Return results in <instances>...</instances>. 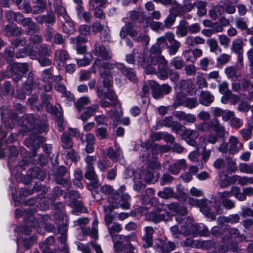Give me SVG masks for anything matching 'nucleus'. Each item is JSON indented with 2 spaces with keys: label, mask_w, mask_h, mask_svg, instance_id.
<instances>
[{
  "label": "nucleus",
  "mask_w": 253,
  "mask_h": 253,
  "mask_svg": "<svg viewBox=\"0 0 253 253\" xmlns=\"http://www.w3.org/2000/svg\"><path fill=\"white\" fill-rule=\"evenodd\" d=\"M77 16L80 20H84L85 22H89L91 18V14L88 11H84L81 5H78L76 7Z\"/></svg>",
  "instance_id": "393cba45"
},
{
  "label": "nucleus",
  "mask_w": 253,
  "mask_h": 253,
  "mask_svg": "<svg viewBox=\"0 0 253 253\" xmlns=\"http://www.w3.org/2000/svg\"><path fill=\"white\" fill-rule=\"evenodd\" d=\"M239 220V215L238 214H234L228 216H219L217 218V221L219 223L221 222L235 223L238 222Z\"/></svg>",
  "instance_id": "473e14b6"
},
{
  "label": "nucleus",
  "mask_w": 253,
  "mask_h": 253,
  "mask_svg": "<svg viewBox=\"0 0 253 253\" xmlns=\"http://www.w3.org/2000/svg\"><path fill=\"white\" fill-rule=\"evenodd\" d=\"M241 172L247 174H253V163H241L239 166Z\"/></svg>",
  "instance_id": "ea45409f"
},
{
  "label": "nucleus",
  "mask_w": 253,
  "mask_h": 253,
  "mask_svg": "<svg viewBox=\"0 0 253 253\" xmlns=\"http://www.w3.org/2000/svg\"><path fill=\"white\" fill-rule=\"evenodd\" d=\"M61 146L65 149H71L73 143L67 132L63 133L61 136Z\"/></svg>",
  "instance_id": "c756f323"
},
{
  "label": "nucleus",
  "mask_w": 253,
  "mask_h": 253,
  "mask_svg": "<svg viewBox=\"0 0 253 253\" xmlns=\"http://www.w3.org/2000/svg\"><path fill=\"white\" fill-rule=\"evenodd\" d=\"M221 227L223 228V230L227 231L229 234V238H234L237 239L240 241H243L246 239L245 236L243 234H240L239 230L236 228H229L227 225L221 226Z\"/></svg>",
  "instance_id": "6ab92c4d"
},
{
  "label": "nucleus",
  "mask_w": 253,
  "mask_h": 253,
  "mask_svg": "<svg viewBox=\"0 0 253 253\" xmlns=\"http://www.w3.org/2000/svg\"><path fill=\"white\" fill-rule=\"evenodd\" d=\"M175 19V15L171 13L169 14L164 21V28L166 27L167 29L170 28L174 24Z\"/></svg>",
  "instance_id": "680f3d73"
},
{
  "label": "nucleus",
  "mask_w": 253,
  "mask_h": 253,
  "mask_svg": "<svg viewBox=\"0 0 253 253\" xmlns=\"http://www.w3.org/2000/svg\"><path fill=\"white\" fill-rule=\"evenodd\" d=\"M29 67V64L26 63H13L8 67L10 72L9 75L11 76L14 82H18L21 79L23 75L28 72Z\"/></svg>",
  "instance_id": "20e7f679"
},
{
  "label": "nucleus",
  "mask_w": 253,
  "mask_h": 253,
  "mask_svg": "<svg viewBox=\"0 0 253 253\" xmlns=\"http://www.w3.org/2000/svg\"><path fill=\"white\" fill-rule=\"evenodd\" d=\"M42 138L32 134L29 138L25 139V145L33 150L32 152L33 157L36 156V152L35 150L39 147V144L42 143Z\"/></svg>",
  "instance_id": "f8f14e48"
},
{
  "label": "nucleus",
  "mask_w": 253,
  "mask_h": 253,
  "mask_svg": "<svg viewBox=\"0 0 253 253\" xmlns=\"http://www.w3.org/2000/svg\"><path fill=\"white\" fill-rule=\"evenodd\" d=\"M166 215L164 213L160 212H151L148 215L147 218L155 223H158L165 219Z\"/></svg>",
  "instance_id": "72a5a7b5"
},
{
  "label": "nucleus",
  "mask_w": 253,
  "mask_h": 253,
  "mask_svg": "<svg viewBox=\"0 0 253 253\" xmlns=\"http://www.w3.org/2000/svg\"><path fill=\"white\" fill-rule=\"evenodd\" d=\"M168 207L169 210L180 215H186L188 213V210L185 207L180 206L177 203L170 204Z\"/></svg>",
  "instance_id": "7c9ffc66"
},
{
  "label": "nucleus",
  "mask_w": 253,
  "mask_h": 253,
  "mask_svg": "<svg viewBox=\"0 0 253 253\" xmlns=\"http://www.w3.org/2000/svg\"><path fill=\"white\" fill-rule=\"evenodd\" d=\"M170 65L176 69H181L184 66V61L181 58L176 56L170 61Z\"/></svg>",
  "instance_id": "09e8293b"
},
{
  "label": "nucleus",
  "mask_w": 253,
  "mask_h": 253,
  "mask_svg": "<svg viewBox=\"0 0 253 253\" xmlns=\"http://www.w3.org/2000/svg\"><path fill=\"white\" fill-rule=\"evenodd\" d=\"M96 67H99V81L107 88H109L112 85L113 76L111 70L114 69L115 67H116L118 70L125 74L127 79L130 81L135 83L137 80L132 69L131 68L127 69L123 64L117 62L116 64H113L104 62L101 64L100 59L96 58L94 61L92 68Z\"/></svg>",
  "instance_id": "f257e3e1"
},
{
  "label": "nucleus",
  "mask_w": 253,
  "mask_h": 253,
  "mask_svg": "<svg viewBox=\"0 0 253 253\" xmlns=\"http://www.w3.org/2000/svg\"><path fill=\"white\" fill-rule=\"evenodd\" d=\"M185 247H191L192 248H200L202 246L201 242L198 240H194L192 239L187 238L184 242Z\"/></svg>",
  "instance_id": "5fc2aeb1"
},
{
  "label": "nucleus",
  "mask_w": 253,
  "mask_h": 253,
  "mask_svg": "<svg viewBox=\"0 0 253 253\" xmlns=\"http://www.w3.org/2000/svg\"><path fill=\"white\" fill-rule=\"evenodd\" d=\"M3 32L7 37L18 36L22 33V30L20 28L13 26L12 24L6 25L3 28Z\"/></svg>",
  "instance_id": "a211bd4d"
},
{
  "label": "nucleus",
  "mask_w": 253,
  "mask_h": 253,
  "mask_svg": "<svg viewBox=\"0 0 253 253\" xmlns=\"http://www.w3.org/2000/svg\"><path fill=\"white\" fill-rule=\"evenodd\" d=\"M145 57L137 49H134L132 53L126 55V60L128 63L134 64L136 61L137 62V59L142 60Z\"/></svg>",
  "instance_id": "5701e85b"
},
{
  "label": "nucleus",
  "mask_w": 253,
  "mask_h": 253,
  "mask_svg": "<svg viewBox=\"0 0 253 253\" xmlns=\"http://www.w3.org/2000/svg\"><path fill=\"white\" fill-rule=\"evenodd\" d=\"M219 179L218 184L222 188H226L231 184L229 178L226 174H223L222 172H219Z\"/></svg>",
  "instance_id": "58836bf2"
},
{
  "label": "nucleus",
  "mask_w": 253,
  "mask_h": 253,
  "mask_svg": "<svg viewBox=\"0 0 253 253\" xmlns=\"http://www.w3.org/2000/svg\"><path fill=\"white\" fill-rule=\"evenodd\" d=\"M32 20L31 18H25L22 14H18L16 18V22L21 24L24 27H27L31 23Z\"/></svg>",
  "instance_id": "de8ad7c7"
},
{
  "label": "nucleus",
  "mask_w": 253,
  "mask_h": 253,
  "mask_svg": "<svg viewBox=\"0 0 253 253\" xmlns=\"http://www.w3.org/2000/svg\"><path fill=\"white\" fill-rule=\"evenodd\" d=\"M175 33L179 38L186 37L188 33V22L185 20H180L176 27Z\"/></svg>",
  "instance_id": "dca6fc26"
},
{
  "label": "nucleus",
  "mask_w": 253,
  "mask_h": 253,
  "mask_svg": "<svg viewBox=\"0 0 253 253\" xmlns=\"http://www.w3.org/2000/svg\"><path fill=\"white\" fill-rule=\"evenodd\" d=\"M158 77L161 79H166L168 78L167 66H158V71L157 73Z\"/></svg>",
  "instance_id": "e2e57ef3"
},
{
  "label": "nucleus",
  "mask_w": 253,
  "mask_h": 253,
  "mask_svg": "<svg viewBox=\"0 0 253 253\" xmlns=\"http://www.w3.org/2000/svg\"><path fill=\"white\" fill-rule=\"evenodd\" d=\"M186 166L184 159L177 160L174 164L170 165L169 168V171L173 174H178L181 169H184Z\"/></svg>",
  "instance_id": "b1692460"
},
{
  "label": "nucleus",
  "mask_w": 253,
  "mask_h": 253,
  "mask_svg": "<svg viewBox=\"0 0 253 253\" xmlns=\"http://www.w3.org/2000/svg\"><path fill=\"white\" fill-rule=\"evenodd\" d=\"M55 88L57 91L62 92L63 95L65 97H67L68 99L71 100L72 99L71 93L66 91V87L63 84L60 83H57L55 85Z\"/></svg>",
  "instance_id": "c03bdc74"
},
{
  "label": "nucleus",
  "mask_w": 253,
  "mask_h": 253,
  "mask_svg": "<svg viewBox=\"0 0 253 253\" xmlns=\"http://www.w3.org/2000/svg\"><path fill=\"white\" fill-rule=\"evenodd\" d=\"M173 190L170 188H165L163 191H160L158 195L163 199H168L173 196Z\"/></svg>",
  "instance_id": "6e6d98bb"
},
{
  "label": "nucleus",
  "mask_w": 253,
  "mask_h": 253,
  "mask_svg": "<svg viewBox=\"0 0 253 253\" xmlns=\"http://www.w3.org/2000/svg\"><path fill=\"white\" fill-rule=\"evenodd\" d=\"M237 69L235 67L230 66L225 69V73L228 78L237 79L238 76L236 74Z\"/></svg>",
  "instance_id": "49530a36"
},
{
  "label": "nucleus",
  "mask_w": 253,
  "mask_h": 253,
  "mask_svg": "<svg viewBox=\"0 0 253 253\" xmlns=\"http://www.w3.org/2000/svg\"><path fill=\"white\" fill-rule=\"evenodd\" d=\"M186 97L185 94L181 91L177 92L175 95V99L172 104V107L175 109L178 107L183 105Z\"/></svg>",
  "instance_id": "f704fd0d"
},
{
  "label": "nucleus",
  "mask_w": 253,
  "mask_h": 253,
  "mask_svg": "<svg viewBox=\"0 0 253 253\" xmlns=\"http://www.w3.org/2000/svg\"><path fill=\"white\" fill-rule=\"evenodd\" d=\"M69 195L71 197V200L68 203V205L74 210L72 212L74 214H78L79 212H87V209L83 205L82 202L76 200L80 198L79 194L75 191H71L69 192Z\"/></svg>",
  "instance_id": "39448f33"
},
{
  "label": "nucleus",
  "mask_w": 253,
  "mask_h": 253,
  "mask_svg": "<svg viewBox=\"0 0 253 253\" xmlns=\"http://www.w3.org/2000/svg\"><path fill=\"white\" fill-rule=\"evenodd\" d=\"M90 103V99L87 96H84L79 98L75 103V106L78 112L82 111L84 106L89 104Z\"/></svg>",
  "instance_id": "c85d7f7f"
},
{
  "label": "nucleus",
  "mask_w": 253,
  "mask_h": 253,
  "mask_svg": "<svg viewBox=\"0 0 253 253\" xmlns=\"http://www.w3.org/2000/svg\"><path fill=\"white\" fill-rule=\"evenodd\" d=\"M218 87L219 91L222 94L228 96L231 93V91L228 88V84L226 81H223L219 84L218 85Z\"/></svg>",
  "instance_id": "864d4df0"
},
{
  "label": "nucleus",
  "mask_w": 253,
  "mask_h": 253,
  "mask_svg": "<svg viewBox=\"0 0 253 253\" xmlns=\"http://www.w3.org/2000/svg\"><path fill=\"white\" fill-rule=\"evenodd\" d=\"M58 14L59 15V16L60 17H62L65 21V23H63V30L65 33H67L68 34H69L70 33L72 32L73 27H72V29L68 30L67 27L68 26H71L72 25V23L69 22V17L67 15V14L66 13V11L64 8L61 7L58 11Z\"/></svg>",
  "instance_id": "f3484780"
},
{
  "label": "nucleus",
  "mask_w": 253,
  "mask_h": 253,
  "mask_svg": "<svg viewBox=\"0 0 253 253\" xmlns=\"http://www.w3.org/2000/svg\"><path fill=\"white\" fill-rule=\"evenodd\" d=\"M211 209V212H214L215 215L216 214H220L223 213V208L221 206L220 202L217 201H214V206L212 208L209 207Z\"/></svg>",
  "instance_id": "0e129e2a"
},
{
  "label": "nucleus",
  "mask_w": 253,
  "mask_h": 253,
  "mask_svg": "<svg viewBox=\"0 0 253 253\" xmlns=\"http://www.w3.org/2000/svg\"><path fill=\"white\" fill-rule=\"evenodd\" d=\"M51 99L50 96L48 94H45L42 96V102L43 106L45 107L48 112H51L52 110L50 104Z\"/></svg>",
  "instance_id": "8fccbe9b"
},
{
  "label": "nucleus",
  "mask_w": 253,
  "mask_h": 253,
  "mask_svg": "<svg viewBox=\"0 0 253 253\" xmlns=\"http://www.w3.org/2000/svg\"><path fill=\"white\" fill-rule=\"evenodd\" d=\"M181 195L182 196L184 200L185 201L187 199L188 200V203L189 204L199 207L201 211L207 217L211 218L212 220H215V213L214 212H211V210L209 209V206L211 204L209 201L206 199L198 200L193 198H191L184 193H181Z\"/></svg>",
  "instance_id": "7ed1b4c3"
},
{
  "label": "nucleus",
  "mask_w": 253,
  "mask_h": 253,
  "mask_svg": "<svg viewBox=\"0 0 253 253\" xmlns=\"http://www.w3.org/2000/svg\"><path fill=\"white\" fill-rule=\"evenodd\" d=\"M194 5L198 9L197 13L199 15L202 16L206 13V2L201 0H197L195 2Z\"/></svg>",
  "instance_id": "79ce46f5"
},
{
  "label": "nucleus",
  "mask_w": 253,
  "mask_h": 253,
  "mask_svg": "<svg viewBox=\"0 0 253 253\" xmlns=\"http://www.w3.org/2000/svg\"><path fill=\"white\" fill-rule=\"evenodd\" d=\"M98 221L96 218H95L92 224L91 229L89 227L82 229V233L85 235H89L94 239L98 238Z\"/></svg>",
  "instance_id": "2eb2a0df"
},
{
  "label": "nucleus",
  "mask_w": 253,
  "mask_h": 253,
  "mask_svg": "<svg viewBox=\"0 0 253 253\" xmlns=\"http://www.w3.org/2000/svg\"><path fill=\"white\" fill-rule=\"evenodd\" d=\"M134 235L131 234L127 236L119 235L116 237L114 242L115 250L119 253H136V249L130 243L135 240Z\"/></svg>",
  "instance_id": "f03ea898"
},
{
  "label": "nucleus",
  "mask_w": 253,
  "mask_h": 253,
  "mask_svg": "<svg viewBox=\"0 0 253 253\" xmlns=\"http://www.w3.org/2000/svg\"><path fill=\"white\" fill-rule=\"evenodd\" d=\"M108 228L111 238L114 242H116V237L119 235H116V233L120 232L122 229L121 224L115 222L112 225L108 226Z\"/></svg>",
  "instance_id": "2f4dec72"
},
{
  "label": "nucleus",
  "mask_w": 253,
  "mask_h": 253,
  "mask_svg": "<svg viewBox=\"0 0 253 253\" xmlns=\"http://www.w3.org/2000/svg\"><path fill=\"white\" fill-rule=\"evenodd\" d=\"M243 124V121L240 118L236 117L235 115L233 116L230 122V126L236 129L241 127Z\"/></svg>",
  "instance_id": "338daca9"
},
{
  "label": "nucleus",
  "mask_w": 253,
  "mask_h": 253,
  "mask_svg": "<svg viewBox=\"0 0 253 253\" xmlns=\"http://www.w3.org/2000/svg\"><path fill=\"white\" fill-rule=\"evenodd\" d=\"M34 2L36 4L32 7L33 14L42 13L45 7V4L43 0H36Z\"/></svg>",
  "instance_id": "c9c22d12"
},
{
  "label": "nucleus",
  "mask_w": 253,
  "mask_h": 253,
  "mask_svg": "<svg viewBox=\"0 0 253 253\" xmlns=\"http://www.w3.org/2000/svg\"><path fill=\"white\" fill-rule=\"evenodd\" d=\"M98 108V106L95 104L86 107L84 112L81 114L80 119L84 122L87 121L90 117L94 115Z\"/></svg>",
  "instance_id": "aec40b11"
},
{
  "label": "nucleus",
  "mask_w": 253,
  "mask_h": 253,
  "mask_svg": "<svg viewBox=\"0 0 253 253\" xmlns=\"http://www.w3.org/2000/svg\"><path fill=\"white\" fill-rule=\"evenodd\" d=\"M129 36L133 41L141 43L143 46H147L149 44L150 41L149 36L140 32L139 29L135 28V30H131L129 32Z\"/></svg>",
  "instance_id": "423d86ee"
},
{
  "label": "nucleus",
  "mask_w": 253,
  "mask_h": 253,
  "mask_svg": "<svg viewBox=\"0 0 253 253\" xmlns=\"http://www.w3.org/2000/svg\"><path fill=\"white\" fill-rule=\"evenodd\" d=\"M198 105V103L196 97L186 98L183 106L191 109L192 108H195Z\"/></svg>",
  "instance_id": "13d9d810"
},
{
  "label": "nucleus",
  "mask_w": 253,
  "mask_h": 253,
  "mask_svg": "<svg viewBox=\"0 0 253 253\" xmlns=\"http://www.w3.org/2000/svg\"><path fill=\"white\" fill-rule=\"evenodd\" d=\"M42 76L43 81L48 84V89H46V91L50 90L51 88V84L52 83L51 73L50 69L43 71L42 73Z\"/></svg>",
  "instance_id": "a19ab883"
},
{
  "label": "nucleus",
  "mask_w": 253,
  "mask_h": 253,
  "mask_svg": "<svg viewBox=\"0 0 253 253\" xmlns=\"http://www.w3.org/2000/svg\"><path fill=\"white\" fill-rule=\"evenodd\" d=\"M214 96L209 91H202L200 95L199 102L205 106H209L214 101Z\"/></svg>",
  "instance_id": "412c9836"
},
{
  "label": "nucleus",
  "mask_w": 253,
  "mask_h": 253,
  "mask_svg": "<svg viewBox=\"0 0 253 253\" xmlns=\"http://www.w3.org/2000/svg\"><path fill=\"white\" fill-rule=\"evenodd\" d=\"M244 42L241 39H236L232 42L231 51L236 54L243 53Z\"/></svg>",
  "instance_id": "cd10ccee"
},
{
  "label": "nucleus",
  "mask_w": 253,
  "mask_h": 253,
  "mask_svg": "<svg viewBox=\"0 0 253 253\" xmlns=\"http://www.w3.org/2000/svg\"><path fill=\"white\" fill-rule=\"evenodd\" d=\"M52 53L50 46L46 44H42L38 48V54L42 56H48Z\"/></svg>",
  "instance_id": "e433bc0d"
},
{
  "label": "nucleus",
  "mask_w": 253,
  "mask_h": 253,
  "mask_svg": "<svg viewBox=\"0 0 253 253\" xmlns=\"http://www.w3.org/2000/svg\"><path fill=\"white\" fill-rule=\"evenodd\" d=\"M97 95L99 98H107L111 102L112 105H117L118 103V100L115 93L111 89H109L107 92L104 91L97 85Z\"/></svg>",
  "instance_id": "4468645a"
},
{
  "label": "nucleus",
  "mask_w": 253,
  "mask_h": 253,
  "mask_svg": "<svg viewBox=\"0 0 253 253\" xmlns=\"http://www.w3.org/2000/svg\"><path fill=\"white\" fill-rule=\"evenodd\" d=\"M115 147L116 150H114L112 147H110L107 151V155L111 160H118L122 155V152L117 144H115Z\"/></svg>",
  "instance_id": "a878e982"
},
{
  "label": "nucleus",
  "mask_w": 253,
  "mask_h": 253,
  "mask_svg": "<svg viewBox=\"0 0 253 253\" xmlns=\"http://www.w3.org/2000/svg\"><path fill=\"white\" fill-rule=\"evenodd\" d=\"M207 44L209 46L211 52H215L216 50L221 49L219 47L217 41L215 39H209L207 41Z\"/></svg>",
  "instance_id": "bf43d9fd"
},
{
  "label": "nucleus",
  "mask_w": 253,
  "mask_h": 253,
  "mask_svg": "<svg viewBox=\"0 0 253 253\" xmlns=\"http://www.w3.org/2000/svg\"><path fill=\"white\" fill-rule=\"evenodd\" d=\"M100 191L102 193L106 194L111 195H113V199L114 200H117L118 199V197L119 196V194L114 193L113 190L112 189L111 186L109 185H105L101 187L100 189Z\"/></svg>",
  "instance_id": "37998d69"
},
{
  "label": "nucleus",
  "mask_w": 253,
  "mask_h": 253,
  "mask_svg": "<svg viewBox=\"0 0 253 253\" xmlns=\"http://www.w3.org/2000/svg\"><path fill=\"white\" fill-rule=\"evenodd\" d=\"M210 125L213 131L216 133L219 138H225L226 135L228 132L225 126L217 119L214 118L211 120Z\"/></svg>",
  "instance_id": "9b49d317"
},
{
  "label": "nucleus",
  "mask_w": 253,
  "mask_h": 253,
  "mask_svg": "<svg viewBox=\"0 0 253 253\" xmlns=\"http://www.w3.org/2000/svg\"><path fill=\"white\" fill-rule=\"evenodd\" d=\"M55 58L61 62H65L69 59V55L66 50H58L55 52Z\"/></svg>",
  "instance_id": "603ef678"
},
{
  "label": "nucleus",
  "mask_w": 253,
  "mask_h": 253,
  "mask_svg": "<svg viewBox=\"0 0 253 253\" xmlns=\"http://www.w3.org/2000/svg\"><path fill=\"white\" fill-rule=\"evenodd\" d=\"M173 116L177 118L179 121H183V124H193L196 121V116L191 114H186L183 111H175L173 113Z\"/></svg>",
  "instance_id": "ddd939ff"
},
{
  "label": "nucleus",
  "mask_w": 253,
  "mask_h": 253,
  "mask_svg": "<svg viewBox=\"0 0 253 253\" xmlns=\"http://www.w3.org/2000/svg\"><path fill=\"white\" fill-rule=\"evenodd\" d=\"M170 33L171 32H167L164 35L158 38L156 40V43L161 48H167L168 44L167 37L169 36V34H170Z\"/></svg>",
  "instance_id": "a18cd8bd"
},
{
  "label": "nucleus",
  "mask_w": 253,
  "mask_h": 253,
  "mask_svg": "<svg viewBox=\"0 0 253 253\" xmlns=\"http://www.w3.org/2000/svg\"><path fill=\"white\" fill-rule=\"evenodd\" d=\"M167 37L168 43L167 49L169 54L170 55H174L179 50L181 46L180 42L175 39L174 34L171 32Z\"/></svg>",
  "instance_id": "1a4fd4ad"
},
{
  "label": "nucleus",
  "mask_w": 253,
  "mask_h": 253,
  "mask_svg": "<svg viewBox=\"0 0 253 253\" xmlns=\"http://www.w3.org/2000/svg\"><path fill=\"white\" fill-rule=\"evenodd\" d=\"M19 9L22 10L25 13H32L33 9L28 1L26 0H24L22 3L19 6Z\"/></svg>",
  "instance_id": "69168bd1"
},
{
  "label": "nucleus",
  "mask_w": 253,
  "mask_h": 253,
  "mask_svg": "<svg viewBox=\"0 0 253 253\" xmlns=\"http://www.w3.org/2000/svg\"><path fill=\"white\" fill-rule=\"evenodd\" d=\"M175 248L174 243L169 242L166 243L161 239H157L156 241L155 248L157 252L160 253H169Z\"/></svg>",
  "instance_id": "6e6552de"
},
{
  "label": "nucleus",
  "mask_w": 253,
  "mask_h": 253,
  "mask_svg": "<svg viewBox=\"0 0 253 253\" xmlns=\"http://www.w3.org/2000/svg\"><path fill=\"white\" fill-rule=\"evenodd\" d=\"M85 172L84 176L87 179L90 180H94L97 177V174L94 170V168H85Z\"/></svg>",
  "instance_id": "4d7b16f0"
},
{
  "label": "nucleus",
  "mask_w": 253,
  "mask_h": 253,
  "mask_svg": "<svg viewBox=\"0 0 253 253\" xmlns=\"http://www.w3.org/2000/svg\"><path fill=\"white\" fill-rule=\"evenodd\" d=\"M230 59L231 55L226 53H222L216 58L217 64L219 65H223L228 63Z\"/></svg>",
  "instance_id": "3c124183"
},
{
  "label": "nucleus",
  "mask_w": 253,
  "mask_h": 253,
  "mask_svg": "<svg viewBox=\"0 0 253 253\" xmlns=\"http://www.w3.org/2000/svg\"><path fill=\"white\" fill-rule=\"evenodd\" d=\"M191 229H187V228H184V230H183V235L187 236L189 234H198L199 231V224H195L194 223L193 225H191Z\"/></svg>",
  "instance_id": "052dcab7"
},
{
  "label": "nucleus",
  "mask_w": 253,
  "mask_h": 253,
  "mask_svg": "<svg viewBox=\"0 0 253 253\" xmlns=\"http://www.w3.org/2000/svg\"><path fill=\"white\" fill-rule=\"evenodd\" d=\"M137 60V63L143 68L145 69V73L147 74H153L156 72L155 68L150 65L151 61L145 56L142 60Z\"/></svg>",
  "instance_id": "4be33fe9"
},
{
  "label": "nucleus",
  "mask_w": 253,
  "mask_h": 253,
  "mask_svg": "<svg viewBox=\"0 0 253 253\" xmlns=\"http://www.w3.org/2000/svg\"><path fill=\"white\" fill-rule=\"evenodd\" d=\"M149 85L152 90V96L154 98L158 99L163 96L160 85H158L155 82L150 81Z\"/></svg>",
  "instance_id": "bb28decb"
},
{
  "label": "nucleus",
  "mask_w": 253,
  "mask_h": 253,
  "mask_svg": "<svg viewBox=\"0 0 253 253\" xmlns=\"http://www.w3.org/2000/svg\"><path fill=\"white\" fill-rule=\"evenodd\" d=\"M229 153L231 155L237 154L243 147V144L240 142L239 139L231 135L229 137L228 140Z\"/></svg>",
  "instance_id": "9d476101"
},
{
  "label": "nucleus",
  "mask_w": 253,
  "mask_h": 253,
  "mask_svg": "<svg viewBox=\"0 0 253 253\" xmlns=\"http://www.w3.org/2000/svg\"><path fill=\"white\" fill-rule=\"evenodd\" d=\"M154 193L155 191L153 189H147L145 191V193L141 197V200L142 201V203L147 204L149 203L151 199L153 198Z\"/></svg>",
  "instance_id": "4c0bfd02"
},
{
  "label": "nucleus",
  "mask_w": 253,
  "mask_h": 253,
  "mask_svg": "<svg viewBox=\"0 0 253 253\" xmlns=\"http://www.w3.org/2000/svg\"><path fill=\"white\" fill-rule=\"evenodd\" d=\"M188 33L190 34H195L201 31V27L197 23L192 24L190 25L188 23Z\"/></svg>",
  "instance_id": "774afa93"
},
{
  "label": "nucleus",
  "mask_w": 253,
  "mask_h": 253,
  "mask_svg": "<svg viewBox=\"0 0 253 253\" xmlns=\"http://www.w3.org/2000/svg\"><path fill=\"white\" fill-rule=\"evenodd\" d=\"M92 53L95 56L100 57L104 60H109L112 57L111 50L97 42H95L94 44Z\"/></svg>",
  "instance_id": "0eeeda50"
}]
</instances>
